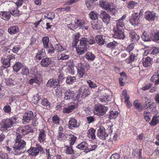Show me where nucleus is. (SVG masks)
Instances as JSON below:
<instances>
[{
    "mask_svg": "<svg viewBox=\"0 0 159 159\" xmlns=\"http://www.w3.org/2000/svg\"><path fill=\"white\" fill-rule=\"evenodd\" d=\"M95 43V40L93 36H90L88 38H81L80 44L76 47L77 53L79 55L83 54L86 51L88 44H93Z\"/></svg>",
    "mask_w": 159,
    "mask_h": 159,
    "instance_id": "f257e3e1",
    "label": "nucleus"
},
{
    "mask_svg": "<svg viewBox=\"0 0 159 159\" xmlns=\"http://www.w3.org/2000/svg\"><path fill=\"white\" fill-rule=\"evenodd\" d=\"M17 135L15 139V143L13 147V153L15 155H20L25 152L24 148L26 145V142L21 140L22 135L17 134Z\"/></svg>",
    "mask_w": 159,
    "mask_h": 159,
    "instance_id": "f03ea898",
    "label": "nucleus"
},
{
    "mask_svg": "<svg viewBox=\"0 0 159 159\" xmlns=\"http://www.w3.org/2000/svg\"><path fill=\"white\" fill-rule=\"evenodd\" d=\"M82 88H80L76 94H75L74 91L72 90H67L64 93L65 100H68L72 99L74 101L78 100L80 97V94L82 93Z\"/></svg>",
    "mask_w": 159,
    "mask_h": 159,
    "instance_id": "7ed1b4c3",
    "label": "nucleus"
},
{
    "mask_svg": "<svg viewBox=\"0 0 159 159\" xmlns=\"http://www.w3.org/2000/svg\"><path fill=\"white\" fill-rule=\"evenodd\" d=\"M43 150V148L38 143H36L34 147H32V145L27 152L30 155L36 156L39 154V152H42Z\"/></svg>",
    "mask_w": 159,
    "mask_h": 159,
    "instance_id": "20e7f679",
    "label": "nucleus"
},
{
    "mask_svg": "<svg viewBox=\"0 0 159 159\" xmlns=\"http://www.w3.org/2000/svg\"><path fill=\"white\" fill-rule=\"evenodd\" d=\"M107 110V107L103 106L100 104H98L94 106V113L97 116H103L106 114V112Z\"/></svg>",
    "mask_w": 159,
    "mask_h": 159,
    "instance_id": "39448f33",
    "label": "nucleus"
},
{
    "mask_svg": "<svg viewBox=\"0 0 159 159\" xmlns=\"http://www.w3.org/2000/svg\"><path fill=\"white\" fill-rule=\"evenodd\" d=\"M23 119H40L41 116L39 114H34L31 111H27L23 114Z\"/></svg>",
    "mask_w": 159,
    "mask_h": 159,
    "instance_id": "423d86ee",
    "label": "nucleus"
},
{
    "mask_svg": "<svg viewBox=\"0 0 159 159\" xmlns=\"http://www.w3.org/2000/svg\"><path fill=\"white\" fill-rule=\"evenodd\" d=\"M14 120H2L0 124L3 130H7L8 129L12 127L15 123Z\"/></svg>",
    "mask_w": 159,
    "mask_h": 159,
    "instance_id": "0eeeda50",
    "label": "nucleus"
},
{
    "mask_svg": "<svg viewBox=\"0 0 159 159\" xmlns=\"http://www.w3.org/2000/svg\"><path fill=\"white\" fill-rule=\"evenodd\" d=\"M10 54L7 56V58L5 59L3 61V64L5 68H7L10 66V61L11 60H14L15 58V56L12 53H10L11 51H7Z\"/></svg>",
    "mask_w": 159,
    "mask_h": 159,
    "instance_id": "6e6552de",
    "label": "nucleus"
},
{
    "mask_svg": "<svg viewBox=\"0 0 159 159\" xmlns=\"http://www.w3.org/2000/svg\"><path fill=\"white\" fill-rule=\"evenodd\" d=\"M99 16L100 18L102 20V22L107 25L111 21V16L105 11H101Z\"/></svg>",
    "mask_w": 159,
    "mask_h": 159,
    "instance_id": "1a4fd4ad",
    "label": "nucleus"
},
{
    "mask_svg": "<svg viewBox=\"0 0 159 159\" xmlns=\"http://www.w3.org/2000/svg\"><path fill=\"white\" fill-rule=\"evenodd\" d=\"M84 67L85 65L81 62L78 63L76 66L77 69V76L79 79L82 78L85 73Z\"/></svg>",
    "mask_w": 159,
    "mask_h": 159,
    "instance_id": "9d476101",
    "label": "nucleus"
},
{
    "mask_svg": "<svg viewBox=\"0 0 159 159\" xmlns=\"http://www.w3.org/2000/svg\"><path fill=\"white\" fill-rule=\"evenodd\" d=\"M31 129L29 126L24 127H20L17 129V134H20L24 136L30 132H31Z\"/></svg>",
    "mask_w": 159,
    "mask_h": 159,
    "instance_id": "9b49d317",
    "label": "nucleus"
},
{
    "mask_svg": "<svg viewBox=\"0 0 159 159\" xmlns=\"http://www.w3.org/2000/svg\"><path fill=\"white\" fill-rule=\"evenodd\" d=\"M97 136L100 139L105 140L108 137V135L106 133L105 128L103 126H100L97 131Z\"/></svg>",
    "mask_w": 159,
    "mask_h": 159,
    "instance_id": "f8f14e48",
    "label": "nucleus"
},
{
    "mask_svg": "<svg viewBox=\"0 0 159 159\" xmlns=\"http://www.w3.org/2000/svg\"><path fill=\"white\" fill-rule=\"evenodd\" d=\"M113 37L115 39H123L125 37L124 35V30L115 28Z\"/></svg>",
    "mask_w": 159,
    "mask_h": 159,
    "instance_id": "ddd939ff",
    "label": "nucleus"
},
{
    "mask_svg": "<svg viewBox=\"0 0 159 159\" xmlns=\"http://www.w3.org/2000/svg\"><path fill=\"white\" fill-rule=\"evenodd\" d=\"M60 83L58 80L57 79H50L46 84L48 87L56 88V86H60Z\"/></svg>",
    "mask_w": 159,
    "mask_h": 159,
    "instance_id": "4468645a",
    "label": "nucleus"
},
{
    "mask_svg": "<svg viewBox=\"0 0 159 159\" xmlns=\"http://www.w3.org/2000/svg\"><path fill=\"white\" fill-rule=\"evenodd\" d=\"M156 17V13L153 11H148L144 13V18L149 22L153 21Z\"/></svg>",
    "mask_w": 159,
    "mask_h": 159,
    "instance_id": "2eb2a0df",
    "label": "nucleus"
},
{
    "mask_svg": "<svg viewBox=\"0 0 159 159\" xmlns=\"http://www.w3.org/2000/svg\"><path fill=\"white\" fill-rule=\"evenodd\" d=\"M14 6L9 8V10L11 15L15 17L19 16L20 14L18 9L19 7L17 6L16 4L14 3Z\"/></svg>",
    "mask_w": 159,
    "mask_h": 159,
    "instance_id": "dca6fc26",
    "label": "nucleus"
},
{
    "mask_svg": "<svg viewBox=\"0 0 159 159\" xmlns=\"http://www.w3.org/2000/svg\"><path fill=\"white\" fill-rule=\"evenodd\" d=\"M129 21L132 25H136L138 24L140 20L138 13H135L132 14L129 19Z\"/></svg>",
    "mask_w": 159,
    "mask_h": 159,
    "instance_id": "f3484780",
    "label": "nucleus"
},
{
    "mask_svg": "<svg viewBox=\"0 0 159 159\" xmlns=\"http://www.w3.org/2000/svg\"><path fill=\"white\" fill-rule=\"evenodd\" d=\"M74 22L77 27H81L83 29L86 30L88 29V26L84 25L85 23L84 20L79 19L78 18H76Z\"/></svg>",
    "mask_w": 159,
    "mask_h": 159,
    "instance_id": "a211bd4d",
    "label": "nucleus"
},
{
    "mask_svg": "<svg viewBox=\"0 0 159 159\" xmlns=\"http://www.w3.org/2000/svg\"><path fill=\"white\" fill-rule=\"evenodd\" d=\"M52 64V60L48 57H46L42 59L40 64L41 66L43 67H48L50 66Z\"/></svg>",
    "mask_w": 159,
    "mask_h": 159,
    "instance_id": "6ab92c4d",
    "label": "nucleus"
},
{
    "mask_svg": "<svg viewBox=\"0 0 159 159\" xmlns=\"http://www.w3.org/2000/svg\"><path fill=\"white\" fill-rule=\"evenodd\" d=\"M11 15L9 11H2L0 12V17L4 20H9L11 17Z\"/></svg>",
    "mask_w": 159,
    "mask_h": 159,
    "instance_id": "aec40b11",
    "label": "nucleus"
},
{
    "mask_svg": "<svg viewBox=\"0 0 159 159\" xmlns=\"http://www.w3.org/2000/svg\"><path fill=\"white\" fill-rule=\"evenodd\" d=\"M41 104L44 109H49L50 107V103L47 98H43L41 101Z\"/></svg>",
    "mask_w": 159,
    "mask_h": 159,
    "instance_id": "412c9836",
    "label": "nucleus"
},
{
    "mask_svg": "<svg viewBox=\"0 0 159 159\" xmlns=\"http://www.w3.org/2000/svg\"><path fill=\"white\" fill-rule=\"evenodd\" d=\"M151 80L152 82L155 83V85L159 84V70L157 72L154 73L152 76Z\"/></svg>",
    "mask_w": 159,
    "mask_h": 159,
    "instance_id": "4be33fe9",
    "label": "nucleus"
},
{
    "mask_svg": "<svg viewBox=\"0 0 159 159\" xmlns=\"http://www.w3.org/2000/svg\"><path fill=\"white\" fill-rule=\"evenodd\" d=\"M95 130L93 128L89 129L87 132V136L89 139L94 140L95 139Z\"/></svg>",
    "mask_w": 159,
    "mask_h": 159,
    "instance_id": "5701e85b",
    "label": "nucleus"
},
{
    "mask_svg": "<svg viewBox=\"0 0 159 159\" xmlns=\"http://www.w3.org/2000/svg\"><path fill=\"white\" fill-rule=\"evenodd\" d=\"M92 28L94 30H98L101 29L102 26V22L97 20L96 22H94L92 24Z\"/></svg>",
    "mask_w": 159,
    "mask_h": 159,
    "instance_id": "b1692460",
    "label": "nucleus"
},
{
    "mask_svg": "<svg viewBox=\"0 0 159 159\" xmlns=\"http://www.w3.org/2000/svg\"><path fill=\"white\" fill-rule=\"evenodd\" d=\"M46 134L45 130L41 129L40 130L39 134L38 140L40 143H43L46 139Z\"/></svg>",
    "mask_w": 159,
    "mask_h": 159,
    "instance_id": "393cba45",
    "label": "nucleus"
},
{
    "mask_svg": "<svg viewBox=\"0 0 159 159\" xmlns=\"http://www.w3.org/2000/svg\"><path fill=\"white\" fill-rule=\"evenodd\" d=\"M80 124L76 120H70L69 123V128L70 129L77 127L80 125Z\"/></svg>",
    "mask_w": 159,
    "mask_h": 159,
    "instance_id": "a878e982",
    "label": "nucleus"
},
{
    "mask_svg": "<svg viewBox=\"0 0 159 159\" xmlns=\"http://www.w3.org/2000/svg\"><path fill=\"white\" fill-rule=\"evenodd\" d=\"M66 138L68 139L70 146H72L74 145L77 139L75 135L71 134L67 135Z\"/></svg>",
    "mask_w": 159,
    "mask_h": 159,
    "instance_id": "bb28decb",
    "label": "nucleus"
},
{
    "mask_svg": "<svg viewBox=\"0 0 159 159\" xmlns=\"http://www.w3.org/2000/svg\"><path fill=\"white\" fill-rule=\"evenodd\" d=\"M19 31L18 26L17 25L11 26L8 29V32L11 34H16Z\"/></svg>",
    "mask_w": 159,
    "mask_h": 159,
    "instance_id": "cd10ccee",
    "label": "nucleus"
},
{
    "mask_svg": "<svg viewBox=\"0 0 159 159\" xmlns=\"http://www.w3.org/2000/svg\"><path fill=\"white\" fill-rule=\"evenodd\" d=\"M63 129L62 127H59L58 130V134L57 136L58 139L61 140H65L66 138V136L63 133Z\"/></svg>",
    "mask_w": 159,
    "mask_h": 159,
    "instance_id": "c85d7f7f",
    "label": "nucleus"
},
{
    "mask_svg": "<svg viewBox=\"0 0 159 159\" xmlns=\"http://www.w3.org/2000/svg\"><path fill=\"white\" fill-rule=\"evenodd\" d=\"M152 59L149 57H147L143 59V64L145 67L149 66L151 64Z\"/></svg>",
    "mask_w": 159,
    "mask_h": 159,
    "instance_id": "c756f323",
    "label": "nucleus"
},
{
    "mask_svg": "<svg viewBox=\"0 0 159 159\" xmlns=\"http://www.w3.org/2000/svg\"><path fill=\"white\" fill-rule=\"evenodd\" d=\"M88 143L85 142H82L79 144L76 148L81 150H84L85 152V150L87 149Z\"/></svg>",
    "mask_w": 159,
    "mask_h": 159,
    "instance_id": "7c9ffc66",
    "label": "nucleus"
},
{
    "mask_svg": "<svg viewBox=\"0 0 159 159\" xmlns=\"http://www.w3.org/2000/svg\"><path fill=\"white\" fill-rule=\"evenodd\" d=\"M85 57L89 61H93L95 58L96 56L91 52H88L86 54Z\"/></svg>",
    "mask_w": 159,
    "mask_h": 159,
    "instance_id": "2f4dec72",
    "label": "nucleus"
},
{
    "mask_svg": "<svg viewBox=\"0 0 159 159\" xmlns=\"http://www.w3.org/2000/svg\"><path fill=\"white\" fill-rule=\"evenodd\" d=\"M6 84L8 86H13L15 85L17 83V81L14 79L12 78H8L6 80Z\"/></svg>",
    "mask_w": 159,
    "mask_h": 159,
    "instance_id": "473e14b6",
    "label": "nucleus"
},
{
    "mask_svg": "<svg viewBox=\"0 0 159 159\" xmlns=\"http://www.w3.org/2000/svg\"><path fill=\"white\" fill-rule=\"evenodd\" d=\"M46 48L48 54L50 56H53V54L54 53L55 49L53 46L52 44H50L47 48Z\"/></svg>",
    "mask_w": 159,
    "mask_h": 159,
    "instance_id": "72a5a7b5",
    "label": "nucleus"
},
{
    "mask_svg": "<svg viewBox=\"0 0 159 159\" xmlns=\"http://www.w3.org/2000/svg\"><path fill=\"white\" fill-rule=\"evenodd\" d=\"M129 36L133 42L137 41L139 39V37L135 32H131L130 33Z\"/></svg>",
    "mask_w": 159,
    "mask_h": 159,
    "instance_id": "f704fd0d",
    "label": "nucleus"
},
{
    "mask_svg": "<svg viewBox=\"0 0 159 159\" xmlns=\"http://www.w3.org/2000/svg\"><path fill=\"white\" fill-rule=\"evenodd\" d=\"M95 39L98 43L99 45H102L104 44L105 41V39H103L102 36L100 35H97L95 38Z\"/></svg>",
    "mask_w": 159,
    "mask_h": 159,
    "instance_id": "c9c22d12",
    "label": "nucleus"
},
{
    "mask_svg": "<svg viewBox=\"0 0 159 159\" xmlns=\"http://www.w3.org/2000/svg\"><path fill=\"white\" fill-rule=\"evenodd\" d=\"M98 147V146L96 144H90L89 145L88 144L87 149L85 150V152L87 153L89 152L93 151L95 149Z\"/></svg>",
    "mask_w": 159,
    "mask_h": 159,
    "instance_id": "e433bc0d",
    "label": "nucleus"
},
{
    "mask_svg": "<svg viewBox=\"0 0 159 159\" xmlns=\"http://www.w3.org/2000/svg\"><path fill=\"white\" fill-rule=\"evenodd\" d=\"M110 4L108 2L106 1H101L100 2V6L106 10H108L109 9Z\"/></svg>",
    "mask_w": 159,
    "mask_h": 159,
    "instance_id": "4c0bfd02",
    "label": "nucleus"
},
{
    "mask_svg": "<svg viewBox=\"0 0 159 159\" xmlns=\"http://www.w3.org/2000/svg\"><path fill=\"white\" fill-rule=\"evenodd\" d=\"M119 115V112L116 111H111L110 112L108 116L110 119H113L116 118Z\"/></svg>",
    "mask_w": 159,
    "mask_h": 159,
    "instance_id": "58836bf2",
    "label": "nucleus"
},
{
    "mask_svg": "<svg viewBox=\"0 0 159 159\" xmlns=\"http://www.w3.org/2000/svg\"><path fill=\"white\" fill-rule=\"evenodd\" d=\"M76 81V78L75 76H68L66 80V82L67 84H72Z\"/></svg>",
    "mask_w": 159,
    "mask_h": 159,
    "instance_id": "ea45409f",
    "label": "nucleus"
},
{
    "mask_svg": "<svg viewBox=\"0 0 159 159\" xmlns=\"http://www.w3.org/2000/svg\"><path fill=\"white\" fill-rule=\"evenodd\" d=\"M44 16L45 19H48L52 20L54 18L55 14L53 12H49L48 13H45Z\"/></svg>",
    "mask_w": 159,
    "mask_h": 159,
    "instance_id": "a19ab883",
    "label": "nucleus"
},
{
    "mask_svg": "<svg viewBox=\"0 0 159 159\" xmlns=\"http://www.w3.org/2000/svg\"><path fill=\"white\" fill-rule=\"evenodd\" d=\"M43 42L44 48H47L50 44H52L49 42V38L48 36H45L42 39Z\"/></svg>",
    "mask_w": 159,
    "mask_h": 159,
    "instance_id": "79ce46f5",
    "label": "nucleus"
},
{
    "mask_svg": "<svg viewBox=\"0 0 159 159\" xmlns=\"http://www.w3.org/2000/svg\"><path fill=\"white\" fill-rule=\"evenodd\" d=\"M98 13L94 11H91L89 14V16L92 20H98Z\"/></svg>",
    "mask_w": 159,
    "mask_h": 159,
    "instance_id": "37998d69",
    "label": "nucleus"
},
{
    "mask_svg": "<svg viewBox=\"0 0 159 159\" xmlns=\"http://www.w3.org/2000/svg\"><path fill=\"white\" fill-rule=\"evenodd\" d=\"M127 7L129 9L131 10L133 9L137 4V3L135 1H129L127 4Z\"/></svg>",
    "mask_w": 159,
    "mask_h": 159,
    "instance_id": "c03bdc74",
    "label": "nucleus"
},
{
    "mask_svg": "<svg viewBox=\"0 0 159 159\" xmlns=\"http://www.w3.org/2000/svg\"><path fill=\"white\" fill-rule=\"evenodd\" d=\"M22 65L21 63L19 62H17L13 66V70L14 71L17 72L22 67Z\"/></svg>",
    "mask_w": 159,
    "mask_h": 159,
    "instance_id": "a18cd8bd",
    "label": "nucleus"
},
{
    "mask_svg": "<svg viewBox=\"0 0 159 159\" xmlns=\"http://www.w3.org/2000/svg\"><path fill=\"white\" fill-rule=\"evenodd\" d=\"M66 148L65 149V153L67 154H72L74 153V151L71 146H65Z\"/></svg>",
    "mask_w": 159,
    "mask_h": 159,
    "instance_id": "49530a36",
    "label": "nucleus"
},
{
    "mask_svg": "<svg viewBox=\"0 0 159 159\" xmlns=\"http://www.w3.org/2000/svg\"><path fill=\"white\" fill-rule=\"evenodd\" d=\"M124 25L125 24L123 21L121 20H118L117 21L116 28L123 30Z\"/></svg>",
    "mask_w": 159,
    "mask_h": 159,
    "instance_id": "de8ad7c7",
    "label": "nucleus"
},
{
    "mask_svg": "<svg viewBox=\"0 0 159 159\" xmlns=\"http://www.w3.org/2000/svg\"><path fill=\"white\" fill-rule=\"evenodd\" d=\"M152 39L155 42L159 40V30H156L152 34Z\"/></svg>",
    "mask_w": 159,
    "mask_h": 159,
    "instance_id": "09e8293b",
    "label": "nucleus"
},
{
    "mask_svg": "<svg viewBox=\"0 0 159 159\" xmlns=\"http://www.w3.org/2000/svg\"><path fill=\"white\" fill-rule=\"evenodd\" d=\"M118 45V43L115 41L108 43L107 44V48L111 49H114Z\"/></svg>",
    "mask_w": 159,
    "mask_h": 159,
    "instance_id": "8fccbe9b",
    "label": "nucleus"
},
{
    "mask_svg": "<svg viewBox=\"0 0 159 159\" xmlns=\"http://www.w3.org/2000/svg\"><path fill=\"white\" fill-rule=\"evenodd\" d=\"M29 83L30 84H32L34 83L39 84L40 83V78L36 76L34 78L30 80Z\"/></svg>",
    "mask_w": 159,
    "mask_h": 159,
    "instance_id": "3c124183",
    "label": "nucleus"
},
{
    "mask_svg": "<svg viewBox=\"0 0 159 159\" xmlns=\"http://www.w3.org/2000/svg\"><path fill=\"white\" fill-rule=\"evenodd\" d=\"M152 114L149 110H146L143 113V116L145 119H151L152 117Z\"/></svg>",
    "mask_w": 159,
    "mask_h": 159,
    "instance_id": "603ef678",
    "label": "nucleus"
},
{
    "mask_svg": "<svg viewBox=\"0 0 159 159\" xmlns=\"http://www.w3.org/2000/svg\"><path fill=\"white\" fill-rule=\"evenodd\" d=\"M93 2L92 0H86L85 4L89 10L93 8Z\"/></svg>",
    "mask_w": 159,
    "mask_h": 159,
    "instance_id": "864d4df0",
    "label": "nucleus"
},
{
    "mask_svg": "<svg viewBox=\"0 0 159 159\" xmlns=\"http://www.w3.org/2000/svg\"><path fill=\"white\" fill-rule=\"evenodd\" d=\"M133 104L136 109L139 111H141L143 110L142 107L140 103L138 102L137 100H135Z\"/></svg>",
    "mask_w": 159,
    "mask_h": 159,
    "instance_id": "5fc2aeb1",
    "label": "nucleus"
},
{
    "mask_svg": "<svg viewBox=\"0 0 159 159\" xmlns=\"http://www.w3.org/2000/svg\"><path fill=\"white\" fill-rule=\"evenodd\" d=\"M61 88L60 86H57L56 89H54V93L57 96H60L61 95L62 93Z\"/></svg>",
    "mask_w": 159,
    "mask_h": 159,
    "instance_id": "6e6d98bb",
    "label": "nucleus"
},
{
    "mask_svg": "<svg viewBox=\"0 0 159 159\" xmlns=\"http://www.w3.org/2000/svg\"><path fill=\"white\" fill-rule=\"evenodd\" d=\"M44 52H43L42 50L39 51L36 56V59L39 60H40L42 57H44Z\"/></svg>",
    "mask_w": 159,
    "mask_h": 159,
    "instance_id": "4d7b16f0",
    "label": "nucleus"
},
{
    "mask_svg": "<svg viewBox=\"0 0 159 159\" xmlns=\"http://www.w3.org/2000/svg\"><path fill=\"white\" fill-rule=\"evenodd\" d=\"M69 55L65 54H60L58 56V58L59 60H66L69 58Z\"/></svg>",
    "mask_w": 159,
    "mask_h": 159,
    "instance_id": "13d9d810",
    "label": "nucleus"
},
{
    "mask_svg": "<svg viewBox=\"0 0 159 159\" xmlns=\"http://www.w3.org/2000/svg\"><path fill=\"white\" fill-rule=\"evenodd\" d=\"M40 99V96H39L38 94L34 95L32 99V101L33 103L37 104Z\"/></svg>",
    "mask_w": 159,
    "mask_h": 159,
    "instance_id": "bf43d9fd",
    "label": "nucleus"
},
{
    "mask_svg": "<svg viewBox=\"0 0 159 159\" xmlns=\"http://www.w3.org/2000/svg\"><path fill=\"white\" fill-rule=\"evenodd\" d=\"M89 86L91 89H95L97 87V85L95 82L91 81L90 80H88L87 81Z\"/></svg>",
    "mask_w": 159,
    "mask_h": 159,
    "instance_id": "052dcab7",
    "label": "nucleus"
},
{
    "mask_svg": "<svg viewBox=\"0 0 159 159\" xmlns=\"http://www.w3.org/2000/svg\"><path fill=\"white\" fill-rule=\"evenodd\" d=\"M114 5V4L111 3L109 7V9L108 10H109L110 12L113 14H114L116 11V7Z\"/></svg>",
    "mask_w": 159,
    "mask_h": 159,
    "instance_id": "680f3d73",
    "label": "nucleus"
},
{
    "mask_svg": "<svg viewBox=\"0 0 159 159\" xmlns=\"http://www.w3.org/2000/svg\"><path fill=\"white\" fill-rule=\"evenodd\" d=\"M146 109L147 110H149L150 112H153L155 111L156 110V107L153 104H149L148 106L146 108Z\"/></svg>",
    "mask_w": 159,
    "mask_h": 159,
    "instance_id": "e2e57ef3",
    "label": "nucleus"
},
{
    "mask_svg": "<svg viewBox=\"0 0 159 159\" xmlns=\"http://www.w3.org/2000/svg\"><path fill=\"white\" fill-rule=\"evenodd\" d=\"M150 54L153 55L159 53V48L153 47L151 48Z\"/></svg>",
    "mask_w": 159,
    "mask_h": 159,
    "instance_id": "0e129e2a",
    "label": "nucleus"
},
{
    "mask_svg": "<svg viewBox=\"0 0 159 159\" xmlns=\"http://www.w3.org/2000/svg\"><path fill=\"white\" fill-rule=\"evenodd\" d=\"M55 49L58 52H61L65 50V48L62 47L60 44H57L55 46Z\"/></svg>",
    "mask_w": 159,
    "mask_h": 159,
    "instance_id": "69168bd1",
    "label": "nucleus"
},
{
    "mask_svg": "<svg viewBox=\"0 0 159 159\" xmlns=\"http://www.w3.org/2000/svg\"><path fill=\"white\" fill-rule=\"evenodd\" d=\"M21 73L23 75H27L29 73V70L27 66L23 67L21 70Z\"/></svg>",
    "mask_w": 159,
    "mask_h": 159,
    "instance_id": "338daca9",
    "label": "nucleus"
},
{
    "mask_svg": "<svg viewBox=\"0 0 159 159\" xmlns=\"http://www.w3.org/2000/svg\"><path fill=\"white\" fill-rule=\"evenodd\" d=\"M142 39L145 41H148L150 40V37L147 33H144L141 36Z\"/></svg>",
    "mask_w": 159,
    "mask_h": 159,
    "instance_id": "774afa93",
    "label": "nucleus"
}]
</instances>
